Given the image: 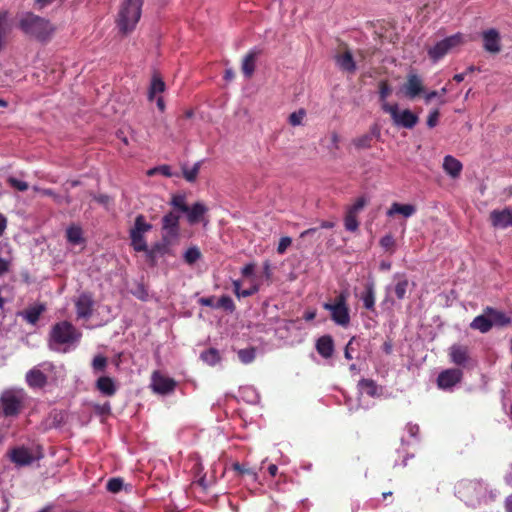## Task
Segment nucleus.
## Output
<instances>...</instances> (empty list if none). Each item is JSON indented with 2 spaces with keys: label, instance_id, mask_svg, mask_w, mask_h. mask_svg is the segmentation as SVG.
I'll return each mask as SVG.
<instances>
[{
  "label": "nucleus",
  "instance_id": "obj_1",
  "mask_svg": "<svg viewBox=\"0 0 512 512\" xmlns=\"http://www.w3.org/2000/svg\"><path fill=\"white\" fill-rule=\"evenodd\" d=\"M180 217L176 211L162 216V256H177L181 244Z\"/></svg>",
  "mask_w": 512,
  "mask_h": 512
},
{
  "label": "nucleus",
  "instance_id": "obj_2",
  "mask_svg": "<svg viewBox=\"0 0 512 512\" xmlns=\"http://www.w3.org/2000/svg\"><path fill=\"white\" fill-rule=\"evenodd\" d=\"M19 28L26 35L42 43L48 42L55 30L49 20L33 13H27L21 18L19 21Z\"/></svg>",
  "mask_w": 512,
  "mask_h": 512
},
{
  "label": "nucleus",
  "instance_id": "obj_3",
  "mask_svg": "<svg viewBox=\"0 0 512 512\" xmlns=\"http://www.w3.org/2000/svg\"><path fill=\"white\" fill-rule=\"evenodd\" d=\"M152 226L145 221L144 216L138 215L135 219L134 226L130 230V239L133 249L137 252L143 251L146 253L147 260L152 264H156V256L160 251V244L155 243L151 250H148L144 234L150 231Z\"/></svg>",
  "mask_w": 512,
  "mask_h": 512
},
{
  "label": "nucleus",
  "instance_id": "obj_4",
  "mask_svg": "<svg viewBox=\"0 0 512 512\" xmlns=\"http://www.w3.org/2000/svg\"><path fill=\"white\" fill-rule=\"evenodd\" d=\"M142 4V0H125L122 3L116 22L123 34L134 30L141 17Z\"/></svg>",
  "mask_w": 512,
  "mask_h": 512
},
{
  "label": "nucleus",
  "instance_id": "obj_5",
  "mask_svg": "<svg viewBox=\"0 0 512 512\" xmlns=\"http://www.w3.org/2000/svg\"><path fill=\"white\" fill-rule=\"evenodd\" d=\"M349 294L346 291H341L335 297V300L326 301L323 304L324 309L329 310L330 318L339 326H349L350 324V307L348 305Z\"/></svg>",
  "mask_w": 512,
  "mask_h": 512
},
{
  "label": "nucleus",
  "instance_id": "obj_6",
  "mask_svg": "<svg viewBox=\"0 0 512 512\" xmlns=\"http://www.w3.org/2000/svg\"><path fill=\"white\" fill-rule=\"evenodd\" d=\"M82 333L69 321H61L52 326L50 340L58 345L72 344L80 340Z\"/></svg>",
  "mask_w": 512,
  "mask_h": 512
},
{
  "label": "nucleus",
  "instance_id": "obj_7",
  "mask_svg": "<svg viewBox=\"0 0 512 512\" xmlns=\"http://www.w3.org/2000/svg\"><path fill=\"white\" fill-rule=\"evenodd\" d=\"M463 34H454L449 35L443 40L437 42L433 47H430L428 50L429 57L433 60V62H437L440 58H443L444 55H447L452 48L455 46L462 45L464 43Z\"/></svg>",
  "mask_w": 512,
  "mask_h": 512
},
{
  "label": "nucleus",
  "instance_id": "obj_8",
  "mask_svg": "<svg viewBox=\"0 0 512 512\" xmlns=\"http://www.w3.org/2000/svg\"><path fill=\"white\" fill-rule=\"evenodd\" d=\"M390 116L396 126H403V128H414L415 124L419 121V116L411 110H399L397 103L393 106H388Z\"/></svg>",
  "mask_w": 512,
  "mask_h": 512
},
{
  "label": "nucleus",
  "instance_id": "obj_9",
  "mask_svg": "<svg viewBox=\"0 0 512 512\" xmlns=\"http://www.w3.org/2000/svg\"><path fill=\"white\" fill-rule=\"evenodd\" d=\"M9 457L16 466L23 467L31 465L35 460L41 458L42 455L40 453L36 456L29 448L21 446L13 448L9 453Z\"/></svg>",
  "mask_w": 512,
  "mask_h": 512
},
{
  "label": "nucleus",
  "instance_id": "obj_10",
  "mask_svg": "<svg viewBox=\"0 0 512 512\" xmlns=\"http://www.w3.org/2000/svg\"><path fill=\"white\" fill-rule=\"evenodd\" d=\"M483 48L490 53H499L502 50L501 36L496 28H487L481 33Z\"/></svg>",
  "mask_w": 512,
  "mask_h": 512
},
{
  "label": "nucleus",
  "instance_id": "obj_11",
  "mask_svg": "<svg viewBox=\"0 0 512 512\" xmlns=\"http://www.w3.org/2000/svg\"><path fill=\"white\" fill-rule=\"evenodd\" d=\"M462 378L463 373L460 369L442 370L437 378V385L439 388L446 390V388H451L454 387V385H457Z\"/></svg>",
  "mask_w": 512,
  "mask_h": 512
},
{
  "label": "nucleus",
  "instance_id": "obj_12",
  "mask_svg": "<svg viewBox=\"0 0 512 512\" xmlns=\"http://www.w3.org/2000/svg\"><path fill=\"white\" fill-rule=\"evenodd\" d=\"M3 414L5 416H15L21 408V400L12 392H5L1 396Z\"/></svg>",
  "mask_w": 512,
  "mask_h": 512
},
{
  "label": "nucleus",
  "instance_id": "obj_13",
  "mask_svg": "<svg viewBox=\"0 0 512 512\" xmlns=\"http://www.w3.org/2000/svg\"><path fill=\"white\" fill-rule=\"evenodd\" d=\"M404 91L406 96L410 99H414L417 95H420L421 92H424L423 80L415 74V72H409L407 76V81L404 85Z\"/></svg>",
  "mask_w": 512,
  "mask_h": 512
},
{
  "label": "nucleus",
  "instance_id": "obj_14",
  "mask_svg": "<svg viewBox=\"0 0 512 512\" xmlns=\"http://www.w3.org/2000/svg\"><path fill=\"white\" fill-rule=\"evenodd\" d=\"M94 300L89 293H82L75 302L78 318L88 319L93 312Z\"/></svg>",
  "mask_w": 512,
  "mask_h": 512
},
{
  "label": "nucleus",
  "instance_id": "obj_15",
  "mask_svg": "<svg viewBox=\"0 0 512 512\" xmlns=\"http://www.w3.org/2000/svg\"><path fill=\"white\" fill-rule=\"evenodd\" d=\"M209 211L205 203L202 201H196L194 204L189 206L188 204V219L189 224H197V222L208 220L205 219V215Z\"/></svg>",
  "mask_w": 512,
  "mask_h": 512
},
{
  "label": "nucleus",
  "instance_id": "obj_16",
  "mask_svg": "<svg viewBox=\"0 0 512 512\" xmlns=\"http://www.w3.org/2000/svg\"><path fill=\"white\" fill-rule=\"evenodd\" d=\"M490 221L495 227L512 226V210L504 208V210H493L490 213Z\"/></svg>",
  "mask_w": 512,
  "mask_h": 512
},
{
  "label": "nucleus",
  "instance_id": "obj_17",
  "mask_svg": "<svg viewBox=\"0 0 512 512\" xmlns=\"http://www.w3.org/2000/svg\"><path fill=\"white\" fill-rule=\"evenodd\" d=\"M449 356L452 363L459 366H465L470 359L469 349L465 345H452L449 348Z\"/></svg>",
  "mask_w": 512,
  "mask_h": 512
},
{
  "label": "nucleus",
  "instance_id": "obj_18",
  "mask_svg": "<svg viewBox=\"0 0 512 512\" xmlns=\"http://www.w3.org/2000/svg\"><path fill=\"white\" fill-rule=\"evenodd\" d=\"M470 326L472 329H477L481 333H488L492 329V316L487 311V306L482 314H478L471 321Z\"/></svg>",
  "mask_w": 512,
  "mask_h": 512
},
{
  "label": "nucleus",
  "instance_id": "obj_19",
  "mask_svg": "<svg viewBox=\"0 0 512 512\" xmlns=\"http://www.w3.org/2000/svg\"><path fill=\"white\" fill-rule=\"evenodd\" d=\"M487 311L491 315L492 327H505L512 324V314L505 313L501 309L492 308V306H487Z\"/></svg>",
  "mask_w": 512,
  "mask_h": 512
},
{
  "label": "nucleus",
  "instance_id": "obj_20",
  "mask_svg": "<svg viewBox=\"0 0 512 512\" xmlns=\"http://www.w3.org/2000/svg\"><path fill=\"white\" fill-rule=\"evenodd\" d=\"M316 349L319 355L330 358L335 351V342L330 335L320 336L316 341Z\"/></svg>",
  "mask_w": 512,
  "mask_h": 512
},
{
  "label": "nucleus",
  "instance_id": "obj_21",
  "mask_svg": "<svg viewBox=\"0 0 512 512\" xmlns=\"http://www.w3.org/2000/svg\"><path fill=\"white\" fill-rule=\"evenodd\" d=\"M335 61L342 70L351 73L356 72L357 65L351 50L346 49L344 52H342V54H338L335 57Z\"/></svg>",
  "mask_w": 512,
  "mask_h": 512
},
{
  "label": "nucleus",
  "instance_id": "obj_22",
  "mask_svg": "<svg viewBox=\"0 0 512 512\" xmlns=\"http://www.w3.org/2000/svg\"><path fill=\"white\" fill-rule=\"evenodd\" d=\"M96 389L107 397H112L117 392L115 381L109 376H101L95 383Z\"/></svg>",
  "mask_w": 512,
  "mask_h": 512
},
{
  "label": "nucleus",
  "instance_id": "obj_23",
  "mask_svg": "<svg viewBox=\"0 0 512 512\" xmlns=\"http://www.w3.org/2000/svg\"><path fill=\"white\" fill-rule=\"evenodd\" d=\"M26 382L31 388H43L47 384V376L41 370L33 368L26 373Z\"/></svg>",
  "mask_w": 512,
  "mask_h": 512
},
{
  "label": "nucleus",
  "instance_id": "obj_24",
  "mask_svg": "<svg viewBox=\"0 0 512 512\" xmlns=\"http://www.w3.org/2000/svg\"><path fill=\"white\" fill-rule=\"evenodd\" d=\"M443 168L450 177L456 178L459 177L463 170V164H461L459 159L453 157V155H445L443 158Z\"/></svg>",
  "mask_w": 512,
  "mask_h": 512
},
{
  "label": "nucleus",
  "instance_id": "obj_25",
  "mask_svg": "<svg viewBox=\"0 0 512 512\" xmlns=\"http://www.w3.org/2000/svg\"><path fill=\"white\" fill-rule=\"evenodd\" d=\"M259 54V50L253 49L249 50L246 56L244 57L241 65V69L246 77H252L255 71V65L257 61V57Z\"/></svg>",
  "mask_w": 512,
  "mask_h": 512
},
{
  "label": "nucleus",
  "instance_id": "obj_26",
  "mask_svg": "<svg viewBox=\"0 0 512 512\" xmlns=\"http://www.w3.org/2000/svg\"><path fill=\"white\" fill-rule=\"evenodd\" d=\"M363 306L368 310H375L376 292L374 282H367L361 294Z\"/></svg>",
  "mask_w": 512,
  "mask_h": 512
},
{
  "label": "nucleus",
  "instance_id": "obj_27",
  "mask_svg": "<svg viewBox=\"0 0 512 512\" xmlns=\"http://www.w3.org/2000/svg\"><path fill=\"white\" fill-rule=\"evenodd\" d=\"M417 211L415 204H402L392 203L390 208L387 210V216H394V214H401L404 217H410Z\"/></svg>",
  "mask_w": 512,
  "mask_h": 512
},
{
  "label": "nucleus",
  "instance_id": "obj_28",
  "mask_svg": "<svg viewBox=\"0 0 512 512\" xmlns=\"http://www.w3.org/2000/svg\"><path fill=\"white\" fill-rule=\"evenodd\" d=\"M392 87L391 84L388 83L387 79H382L378 83V94L381 102V108L383 111L388 112L390 114V110H388V106H391L388 103V96L391 94Z\"/></svg>",
  "mask_w": 512,
  "mask_h": 512
},
{
  "label": "nucleus",
  "instance_id": "obj_29",
  "mask_svg": "<svg viewBox=\"0 0 512 512\" xmlns=\"http://www.w3.org/2000/svg\"><path fill=\"white\" fill-rule=\"evenodd\" d=\"M170 204L172 205V211L185 212L186 218L188 219L189 203L187 201L186 194H172Z\"/></svg>",
  "mask_w": 512,
  "mask_h": 512
},
{
  "label": "nucleus",
  "instance_id": "obj_30",
  "mask_svg": "<svg viewBox=\"0 0 512 512\" xmlns=\"http://www.w3.org/2000/svg\"><path fill=\"white\" fill-rule=\"evenodd\" d=\"M46 310V306L42 303L28 307L23 313V318L30 324H36L41 314Z\"/></svg>",
  "mask_w": 512,
  "mask_h": 512
},
{
  "label": "nucleus",
  "instance_id": "obj_31",
  "mask_svg": "<svg viewBox=\"0 0 512 512\" xmlns=\"http://www.w3.org/2000/svg\"><path fill=\"white\" fill-rule=\"evenodd\" d=\"M195 479L192 481V485H198L202 490H207L210 484L206 480V475L203 474V466L199 460H196L193 467L191 468Z\"/></svg>",
  "mask_w": 512,
  "mask_h": 512
},
{
  "label": "nucleus",
  "instance_id": "obj_32",
  "mask_svg": "<svg viewBox=\"0 0 512 512\" xmlns=\"http://www.w3.org/2000/svg\"><path fill=\"white\" fill-rule=\"evenodd\" d=\"M67 241L73 245H80L84 242L83 230L79 225L72 224L66 229Z\"/></svg>",
  "mask_w": 512,
  "mask_h": 512
},
{
  "label": "nucleus",
  "instance_id": "obj_33",
  "mask_svg": "<svg viewBox=\"0 0 512 512\" xmlns=\"http://www.w3.org/2000/svg\"><path fill=\"white\" fill-rule=\"evenodd\" d=\"M160 75L155 73L153 75L151 86L148 93V99L154 101L156 106L160 109Z\"/></svg>",
  "mask_w": 512,
  "mask_h": 512
},
{
  "label": "nucleus",
  "instance_id": "obj_34",
  "mask_svg": "<svg viewBox=\"0 0 512 512\" xmlns=\"http://www.w3.org/2000/svg\"><path fill=\"white\" fill-rule=\"evenodd\" d=\"M360 222L358 218L355 217L354 210L352 204L348 206L346 210V214L344 217V226L348 231H357Z\"/></svg>",
  "mask_w": 512,
  "mask_h": 512
},
{
  "label": "nucleus",
  "instance_id": "obj_35",
  "mask_svg": "<svg viewBox=\"0 0 512 512\" xmlns=\"http://www.w3.org/2000/svg\"><path fill=\"white\" fill-rule=\"evenodd\" d=\"M201 168L202 162H195L194 166L192 167L182 166V176L188 182H196Z\"/></svg>",
  "mask_w": 512,
  "mask_h": 512
},
{
  "label": "nucleus",
  "instance_id": "obj_36",
  "mask_svg": "<svg viewBox=\"0 0 512 512\" xmlns=\"http://www.w3.org/2000/svg\"><path fill=\"white\" fill-rule=\"evenodd\" d=\"M200 258H202V253L197 245H192L187 248L183 254V259L188 265H194Z\"/></svg>",
  "mask_w": 512,
  "mask_h": 512
},
{
  "label": "nucleus",
  "instance_id": "obj_37",
  "mask_svg": "<svg viewBox=\"0 0 512 512\" xmlns=\"http://www.w3.org/2000/svg\"><path fill=\"white\" fill-rule=\"evenodd\" d=\"M215 308L224 309L226 312H234V310L236 309V304L234 303L231 296H227V294H224L216 302Z\"/></svg>",
  "mask_w": 512,
  "mask_h": 512
},
{
  "label": "nucleus",
  "instance_id": "obj_38",
  "mask_svg": "<svg viewBox=\"0 0 512 512\" xmlns=\"http://www.w3.org/2000/svg\"><path fill=\"white\" fill-rule=\"evenodd\" d=\"M201 358L208 363V365H216L221 359V355L216 348H208L201 353Z\"/></svg>",
  "mask_w": 512,
  "mask_h": 512
},
{
  "label": "nucleus",
  "instance_id": "obj_39",
  "mask_svg": "<svg viewBox=\"0 0 512 512\" xmlns=\"http://www.w3.org/2000/svg\"><path fill=\"white\" fill-rule=\"evenodd\" d=\"M408 286H409V281H408L407 277L401 276L398 278V281L396 282V284L394 286V291L396 293L397 299H404V297L407 293Z\"/></svg>",
  "mask_w": 512,
  "mask_h": 512
},
{
  "label": "nucleus",
  "instance_id": "obj_40",
  "mask_svg": "<svg viewBox=\"0 0 512 512\" xmlns=\"http://www.w3.org/2000/svg\"><path fill=\"white\" fill-rule=\"evenodd\" d=\"M373 140V133H364L360 137L353 139V144L356 148H371Z\"/></svg>",
  "mask_w": 512,
  "mask_h": 512
},
{
  "label": "nucleus",
  "instance_id": "obj_41",
  "mask_svg": "<svg viewBox=\"0 0 512 512\" xmlns=\"http://www.w3.org/2000/svg\"><path fill=\"white\" fill-rule=\"evenodd\" d=\"M359 385L368 395H376L378 392V386L375 380L372 379H361Z\"/></svg>",
  "mask_w": 512,
  "mask_h": 512
},
{
  "label": "nucleus",
  "instance_id": "obj_42",
  "mask_svg": "<svg viewBox=\"0 0 512 512\" xmlns=\"http://www.w3.org/2000/svg\"><path fill=\"white\" fill-rule=\"evenodd\" d=\"M255 357V348H241V350L238 351V358H240L242 363H251V361H254Z\"/></svg>",
  "mask_w": 512,
  "mask_h": 512
},
{
  "label": "nucleus",
  "instance_id": "obj_43",
  "mask_svg": "<svg viewBox=\"0 0 512 512\" xmlns=\"http://www.w3.org/2000/svg\"><path fill=\"white\" fill-rule=\"evenodd\" d=\"M108 364V360L103 355H97L92 361V368L94 372H104Z\"/></svg>",
  "mask_w": 512,
  "mask_h": 512
},
{
  "label": "nucleus",
  "instance_id": "obj_44",
  "mask_svg": "<svg viewBox=\"0 0 512 512\" xmlns=\"http://www.w3.org/2000/svg\"><path fill=\"white\" fill-rule=\"evenodd\" d=\"M380 244H381L382 248L386 249V251H389L390 253H394L396 241H395L393 235H391V233L384 235V237H382L380 239Z\"/></svg>",
  "mask_w": 512,
  "mask_h": 512
},
{
  "label": "nucleus",
  "instance_id": "obj_45",
  "mask_svg": "<svg viewBox=\"0 0 512 512\" xmlns=\"http://www.w3.org/2000/svg\"><path fill=\"white\" fill-rule=\"evenodd\" d=\"M123 487V480L121 478H111L108 480L106 488L111 493H118Z\"/></svg>",
  "mask_w": 512,
  "mask_h": 512
},
{
  "label": "nucleus",
  "instance_id": "obj_46",
  "mask_svg": "<svg viewBox=\"0 0 512 512\" xmlns=\"http://www.w3.org/2000/svg\"><path fill=\"white\" fill-rule=\"evenodd\" d=\"M177 385L175 379H171V377L162 376V395H166V393L173 392Z\"/></svg>",
  "mask_w": 512,
  "mask_h": 512
},
{
  "label": "nucleus",
  "instance_id": "obj_47",
  "mask_svg": "<svg viewBox=\"0 0 512 512\" xmlns=\"http://www.w3.org/2000/svg\"><path fill=\"white\" fill-rule=\"evenodd\" d=\"M7 183L13 187L14 189L18 191H26L29 188V185L27 182L19 180L15 177H9L7 179Z\"/></svg>",
  "mask_w": 512,
  "mask_h": 512
},
{
  "label": "nucleus",
  "instance_id": "obj_48",
  "mask_svg": "<svg viewBox=\"0 0 512 512\" xmlns=\"http://www.w3.org/2000/svg\"><path fill=\"white\" fill-rule=\"evenodd\" d=\"M306 115L305 110L293 111L289 116V122L292 126H298V124L303 123V119Z\"/></svg>",
  "mask_w": 512,
  "mask_h": 512
},
{
  "label": "nucleus",
  "instance_id": "obj_49",
  "mask_svg": "<svg viewBox=\"0 0 512 512\" xmlns=\"http://www.w3.org/2000/svg\"><path fill=\"white\" fill-rule=\"evenodd\" d=\"M368 204V198L366 196H360L359 198H356L354 203L352 204V210L357 217L358 213L364 209L365 205Z\"/></svg>",
  "mask_w": 512,
  "mask_h": 512
},
{
  "label": "nucleus",
  "instance_id": "obj_50",
  "mask_svg": "<svg viewBox=\"0 0 512 512\" xmlns=\"http://www.w3.org/2000/svg\"><path fill=\"white\" fill-rule=\"evenodd\" d=\"M232 469L237 471L239 475H245V473H247V475H257L253 469H249V467H245V465L239 464V462H235L234 464H232Z\"/></svg>",
  "mask_w": 512,
  "mask_h": 512
},
{
  "label": "nucleus",
  "instance_id": "obj_51",
  "mask_svg": "<svg viewBox=\"0 0 512 512\" xmlns=\"http://www.w3.org/2000/svg\"><path fill=\"white\" fill-rule=\"evenodd\" d=\"M439 117V110L430 111L429 115L427 116V126H429V128H434V126H437L439 122Z\"/></svg>",
  "mask_w": 512,
  "mask_h": 512
},
{
  "label": "nucleus",
  "instance_id": "obj_52",
  "mask_svg": "<svg viewBox=\"0 0 512 512\" xmlns=\"http://www.w3.org/2000/svg\"><path fill=\"white\" fill-rule=\"evenodd\" d=\"M151 388L155 393L160 394V370H155L153 372Z\"/></svg>",
  "mask_w": 512,
  "mask_h": 512
},
{
  "label": "nucleus",
  "instance_id": "obj_53",
  "mask_svg": "<svg viewBox=\"0 0 512 512\" xmlns=\"http://www.w3.org/2000/svg\"><path fill=\"white\" fill-rule=\"evenodd\" d=\"M292 243V240L290 237H282L280 238V241L278 243L277 252L278 253H285L286 249L290 244Z\"/></svg>",
  "mask_w": 512,
  "mask_h": 512
},
{
  "label": "nucleus",
  "instance_id": "obj_54",
  "mask_svg": "<svg viewBox=\"0 0 512 512\" xmlns=\"http://www.w3.org/2000/svg\"><path fill=\"white\" fill-rule=\"evenodd\" d=\"M41 194L44 196H49L54 199V201L58 204L62 203V198L58 194H56L52 189L46 188L44 190H41Z\"/></svg>",
  "mask_w": 512,
  "mask_h": 512
},
{
  "label": "nucleus",
  "instance_id": "obj_55",
  "mask_svg": "<svg viewBox=\"0 0 512 512\" xmlns=\"http://www.w3.org/2000/svg\"><path fill=\"white\" fill-rule=\"evenodd\" d=\"M254 271H255L254 264H246V265H244V267H242L241 274L244 277H250V275H253Z\"/></svg>",
  "mask_w": 512,
  "mask_h": 512
},
{
  "label": "nucleus",
  "instance_id": "obj_56",
  "mask_svg": "<svg viewBox=\"0 0 512 512\" xmlns=\"http://www.w3.org/2000/svg\"><path fill=\"white\" fill-rule=\"evenodd\" d=\"M162 175H166L167 177H180V172L171 171L170 166H166V164H162Z\"/></svg>",
  "mask_w": 512,
  "mask_h": 512
},
{
  "label": "nucleus",
  "instance_id": "obj_57",
  "mask_svg": "<svg viewBox=\"0 0 512 512\" xmlns=\"http://www.w3.org/2000/svg\"><path fill=\"white\" fill-rule=\"evenodd\" d=\"M10 262L7 259L0 258V276L9 271Z\"/></svg>",
  "mask_w": 512,
  "mask_h": 512
},
{
  "label": "nucleus",
  "instance_id": "obj_58",
  "mask_svg": "<svg viewBox=\"0 0 512 512\" xmlns=\"http://www.w3.org/2000/svg\"><path fill=\"white\" fill-rule=\"evenodd\" d=\"M199 304L207 305L208 307H216L215 298H213V296H210L209 298H200Z\"/></svg>",
  "mask_w": 512,
  "mask_h": 512
},
{
  "label": "nucleus",
  "instance_id": "obj_59",
  "mask_svg": "<svg viewBox=\"0 0 512 512\" xmlns=\"http://www.w3.org/2000/svg\"><path fill=\"white\" fill-rule=\"evenodd\" d=\"M259 290V286H256V284L254 286H251V287H248V289H243L242 290V297H249V295H254V293L258 292Z\"/></svg>",
  "mask_w": 512,
  "mask_h": 512
},
{
  "label": "nucleus",
  "instance_id": "obj_60",
  "mask_svg": "<svg viewBox=\"0 0 512 512\" xmlns=\"http://www.w3.org/2000/svg\"><path fill=\"white\" fill-rule=\"evenodd\" d=\"M234 293L237 297H243L241 289V281H233Z\"/></svg>",
  "mask_w": 512,
  "mask_h": 512
},
{
  "label": "nucleus",
  "instance_id": "obj_61",
  "mask_svg": "<svg viewBox=\"0 0 512 512\" xmlns=\"http://www.w3.org/2000/svg\"><path fill=\"white\" fill-rule=\"evenodd\" d=\"M6 227H7V218L3 214H0V237L3 235Z\"/></svg>",
  "mask_w": 512,
  "mask_h": 512
},
{
  "label": "nucleus",
  "instance_id": "obj_62",
  "mask_svg": "<svg viewBox=\"0 0 512 512\" xmlns=\"http://www.w3.org/2000/svg\"><path fill=\"white\" fill-rule=\"evenodd\" d=\"M263 270H264V275L267 278H270L272 275V270H271V264H270L269 260H266L264 262Z\"/></svg>",
  "mask_w": 512,
  "mask_h": 512
},
{
  "label": "nucleus",
  "instance_id": "obj_63",
  "mask_svg": "<svg viewBox=\"0 0 512 512\" xmlns=\"http://www.w3.org/2000/svg\"><path fill=\"white\" fill-rule=\"evenodd\" d=\"M504 506L506 512H512V494L510 496H507L504 501Z\"/></svg>",
  "mask_w": 512,
  "mask_h": 512
},
{
  "label": "nucleus",
  "instance_id": "obj_64",
  "mask_svg": "<svg viewBox=\"0 0 512 512\" xmlns=\"http://www.w3.org/2000/svg\"><path fill=\"white\" fill-rule=\"evenodd\" d=\"M382 349H383L384 353H386L387 355H389V353H392V350H393L392 342H384L382 345Z\"/></svg>",
  "mask_w": 512,
  "mask_h": 512
}]
</instances>
